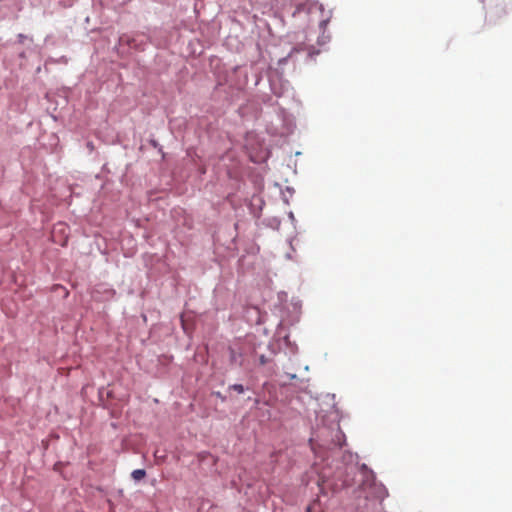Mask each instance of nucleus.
Instances as JSON below:
<instances>
[{
  "mask_svg": "<svg viewBox=\"0 0 512 512\" xmlns=\"http://www.w3.org/2000/svg\"><path fill=\"white\" fill-rule=\"evenodd\" d=\"M230 388L239 394H242L244 392V387L241 384H234V385L230 386Z\"/></svg>",
  "mask_w": 512,
  "mask_h": 512,
  "instance_id": "nucleus-3",
  "label": "nucleus"
},
{
  "mask_svg": "<svg viewBox=\"0 0 512 512\" xmlns=\"http://www.w3.org/2000/svg\"><path fill=\"white\" fill-rule=\"evenodd\" d=\"M120 41H121V42H127L129 45H131L130 40H129V39H128V37H126V36H122V37L120 38Z\"/></svg>",
  "mask_w": 512,
  "mask_h": 512,
  "instance_id": "nucleus-6",
  "label": "nucleus"
},
{
  "mask_svg": "<svg viewBox=\"0 0 512 512\" xmlns=\"http://www.w3.org/2000/svg\"><path fill=\"white\" fill-rule=\"evenodd\" d=\"M386 495H387L386 489L382 486L379 487V493H378L377 497L384 498Z\"/></svg>",
  "mask_w": 512,
  "mask_h": 512,
  "instance_id": "nucleus-4",
  "label": "nucleus"
},
{
  "mask_svg": "<svg viewBox=\"0 0 512 512\" xmlns=\"http://www.w3.org/2000/svg\"><path fill=\"white\" fill-rule=\"evenodd\" d=\"M67 229L66 225L62 224V223H59L57 224L53 231H52V238H53V241L56 242V243H61V245H65L66 243V238H64L63 241H58L56 239V233L59 231L60 233L62 234H65V230Z\"/></svg>",
  "mask_w": 512,
  "mask_h": 512,
  "instance_id": "nucleus-1",
  "label": "nucleus"
},
{
  "mask_svg": "<svg viewBox=\"0 0 512 512\" xmlns=\"http://www.w3.org/2000/svg\"><path fill=\"white\" fill-rule=\"evenodd\" d=\"M328 24V21L327 20H323L320 22V28L325 30L326 29V26Z\"/></svg>",
  "mask_w": 512,
  "mask_h": 512,
  "instance_id": "nucleus-5",
  "label": "nucleus"
},
{
  "mask_svg": "<svg viewBox=\"0 0 512 512\" xmlns=\"http://www.w3.org/2000/svg\"><path fill=\"white\" fill-rule=\"evenodd\" d=\"M132 478L135 481H140L146 476V471L144 469H136L131 473Z\"/></svg>",
  "mask_w": 512,
  "mask_h": 512,
  "instance_id": "nucleus-2",
  "label": "nucleus"
}]
</instances>
